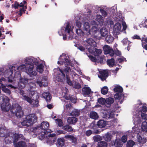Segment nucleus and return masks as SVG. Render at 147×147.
Instances as JSON below:
<instances>
[{
	"mask_svg": "<svg viewBox=\"0 0 147 147\" xmlns=\"http://www.w3.org/2000/svg\"><path fill=\"white\" fill-rule=\"evenodd\" d=\"M25 61L26 64L27 68L26 69V72L27 73L30 75V76L33 77L36 76L37 74V73L36 71H33L34 66L32 65L33 59L30 57H27L25 60Z\"/></svg>",
	"mask_w": 147,
	"mask_h": 147,
	"instance_id": "1",
	"label": "nucleus"
},
{
	"mask_svg": "<svg viewBox=\"0 0 147 147\" xmlns=\"http://www.w3.org/2000/svg\"><path fill=\"white\" fill-rule=\"evenodd\" d=\"M123 88L120 86L117 85L113 88V90L115 92H117L114 96V98L116 100H119L120 103H122L123 101L124 95L121 93L123 92Z\"/></svg>",
	"mask_w": 147,
	"mask_h": 147,
	"instance_id": "2",
	"label": "nucleus"
},
{
	"mask_svg": "<svg viewBox=\"0 0 147 147\" xmlns=\"http://www.w3.org/2000/svg\"><path fill=\"white\" fill-rule=\"evenodd\" d=\"M3 102L1 105V108L3 111H8L11 107V105L9 102L10 100L7 97L5 96L3 98Z\"/></svg>",
	"mask_w": 147,
	"mask_h": 147,
	"instance_id": "3",
	"label": "nucleus"
},
{
	"mask_svg": "<svg viewBox=\"0 0 147 147\" xmlns=\"http://www.w3.org/2000/svg\"><path fill=\"white\" fill-rule=\"evenodd\" d=\"M83 28L84 30L86 31V35H88L90 34L91 35H94L97 32V28H93L91 30L90 29V26L89 23L88 22H84L83 25Z\"/></svg>",
	"mask_w": 147,
	"mask_h": 147,
	"instance_id": "4",
	"label": "nucleus"
},
{
	"mask_svg": "<svg viewBox=\"0 0 147 147\" xmlns=\"http://www.w3.org/2000/svg\"><path fill=\"white\" fill-rule=\"evenodd\" d=\"M49 123L47 122L43 121L41 123L40 126H36L33 127L32 131L34 133H35L37 130H39L40 129L44 130V132L45 133L49 129Z\"/></svg>",
	"mask_w": 147,
	"mask_h": 147,
	"instance_id": "5",
	"label": "nucleus"
},
{
	"mask_svg": "<svg viewBox=\"0 0 147 147\" xmlns=\"http://www.w3.org/2000/svg\"><path fill=\"white\" fill-rule=\"evenodd\" d=\"M26 119L28 120L29 125H31L37 121V117L35 114H32L28 115L26 117Z\"/></svg>",
	"mask_w": 147,
	"mask_h": 147,
	"instance_id": "6",
	"label": "nucleus"
},
{
	"mask_svg": "<svg viewBox=\"0 0 147 147\" xmlns=\"http://www.w3.org/2000/svg\"><path fill=\"white\" fill-rule=\"evenodd\" d=\"M103 48L105 54H109L111 57L114 55L115 52L111 47L107 45H105Z\"/></svg>",
	"mask_w": 147,
	"mask_h": 147,
	"instance_id": "7",
	"label": "nucleus"
},
{
	"mask_svg": "<svg viewBox=\"0 0 147 147\" xmlns=\"http://www.w3.org/2000/svg\"><path fill=\"white\" fill-rule=\"evenodd\" d=\"M11 135H12L11 133ZM13 142L14 144H16L19 140H25V139L23 135L21 134H13Z\"/></svg>",
	"mask_w": 147,
	"mask_h": 147,
	"instance_id": "8",
	"label": "nucleus"
},
{
	"mask_svg": "<svg viewBox=\"0 0 147 147\" xmlns=\"http://www.w3.org/2000/svg\"><path fill=\"white\" fill-rule=\"evenodd\" d=\"M100 75H98V77L102 81L105 80L108 77L109 73L107 71L105 70L100 71L99 72Z\"/></svg>",
	"mask_w": 147,
	"mask_h": 147,
	"instance_id": "9",
	"label": "nucleus"
},
{
	"mask_svg": "<svg viewBox=\"0 0 147 147\" xmlns=\"http://www.w3.org/2000/svg\"><path fill=\"white\" fill-rule=\"evenodd\" d=\"M42 97L45 98L47 102H49L52 98L49 92H44L42 93Z\"/></svg>",
	"mask_w": 147,
	"mask_h": 147,
	"instance_id": "10",
	"label": "nucleus"
},
{
	"mask_svg": "<svg viewBox=\"0 0 147 147\" xmlns=\"http://www.w3.org/2000/svg\"><path fill=\"white\" fill-rule=\"evenodd\" d=\"M94 47L92 48H88L89 51L94 53V55L96 56H98L100 55L102 52V51L100 49H98L96 48H94Z\"/></svg>",
	"mask_w": 147,
	"mask_h": 147,
	"instance_id": "11",
	"label": "nucleus"
},
{
	"mask_svg": "<svg viewBox=\"0 0 147 147\" xmlns=\"http://www.w3.org/2000/svg\"><path fill=\"white\" fill-rule=\"evenodd\" d=\"M11 133H8L4 139L5 142L6 144H9L13 142V137L10 136Z\"/></svg>",
	"mask_w": 147,
	"mask_h": 147,
	"instance_id": "12",
	"label": "nucleus"
},
{
	"mask_svg": "<svg viewBox=\"0 0 147 147\" xmlns=\"http://www.w3.org/2000/svg\"><path fill=\"white\" fill-rule=\"evenodd\" d=\"M13 68H14L15 67L13 66H12L11 69L9 68L5 70L4 73V76L5 78H9L11 76L13 73V71L11 69H13Z\"/></svg>",
	"mask_w": 147,
	"mask_h": 147,
	"instance_id": "13",
	"label": "nucleus"
},
{
	"mask_svg": "<svg viewBox=\"0 0 147 147\" xmlns=\"http://www.w3.org/2000/svg\"><path fill=\"white\" fill-rule=\"evenodd\" d=\"M82 91L83 95L86 96L90 94L91 90L89 87H84L82 88Z\"/></svg>",
	"mask_w": 147,
	"mask_h": 147,
	"instance_id": "14",
	"label": "nucleus"
},
{
	"mask_svg": "<svg viewBox=\"0 0 147 147\" xmlns=\"http://www.w3.org/2000/svg\"><path fill=\"white\" fill-rule=\"evenodd\" d=\"M121 25L120 23L117 22L115 24L113 27V31L116 34L119 33L121 31Z\"/></svg>",
	"mask_w": 147,
	"mask_h": 147,
	"instance_id": "15",
	"label": "nucleus"
},
{
	"mask_svg": "<svg viewBox=\"0 0 147 147\" xmlns=\"http://www.w3.org/2000/svg\"><path fill=\"white\" fill-rule=\"evenodd\" d=\"M88 44L91 46L90 48L95 47L96 45V43L94 40L92 38H88L85 40Z\"/></svg>",
	"mask_w": 147,
	"mask_h": 147,
	"instance_id": "16",
	"label": "nucleus"
},
{
	"mask_svg": "<svg viewBox=\"0 0 147 147\" xmlns=\"http://www.w3.org/2000/svg\"><path fill=\"white\" fill-rule=\"evenodd\" d=\"M21 107L18 103H15L13 104L12 106L11 109V112L14 114L16 111L21 108Z\"/></svg>",
	"mask_w": 147,
	"mask_h": 147,
	"instance_id": "17",
	"label": "nucleus"
},
{
	"mask_svg": "<svg viewBox=\"0 0 147 147\" xmlns=\"http://www.w3.org/2000/svg\"><path fill=\"white\" fill-rule=\"evenodd\" d=\"M59 70L61 74H59L57 77L58 81L59 82H62L64 80V78L65 77V75L63 72V71L61 69H59Z\"/></svg>",
	"mask_w": 147,
	"mask_h": 147,
	"instance_id": "18",
	"label": "nucleus"
},
{
	"mask_svg": "<svg viewBox=\"0 0 147 147\" xmlns=\"http://www.w3.org/2000/svg\"><path fill=\"white\" fill-rule=\"evenodd\" d=\"M62 129L68 132H72L74 130L73 128L68 124H66L63 126Z\"/></svg>",
	"mask_w": 147,
	"mask_h": 147,
	"instance_id": "19",
	"label": "nucleus"
},
{
	"mask_svg": "<svg viewBox=\"0 0 147 147\" xmlns=\"http://www.w3.org/2000/svg\"><path fill=\"white\" fill-rule=\"evenodd\" d=\"M107 125V121L101 119L99 120L96 124L98 127L101 128L104 127Z\"/></svg>",
	"mask_w": 147,
	"mask_h": 147,
	"instance_id": "20",
	"label": "nucleus"
},
{
	"mask_svg": "<svg viewBox=\"0 0 147 147\" xmlns=\"http://www.w3.org/2000/svg\"><path fill=\"white\" fill-rule=\"evenodd\" d=\"M67 122L69 124L74 125L78 121V119L74 117H69L67 120Z\"/></svg>",
	"mask_w": 147,
	"mask_h": 147,
	"instance_id": "21",
	"label": "nucleus"
},
{
	"mask_svg": "<svg viewBox=\"0 0 147 147\" xmlns=\"http://www.w3.org/2000/svg\"><path fill=\"white\" fill-rule=\"evenodd\" d=\"M65 140L63 138H59L57 140V145L59 147H65Z\"/></svg>",
	"mask_w": 147,
	"mask_h": 147,
	"instance_id": "22",
	"label": "nucleus"
},
{
	"mask_svg": "<svg viewBox=\"0 0 147 147\" xmlns=\"http://www.w3.org/2000/svg\"><path fill=\"white\" fill-rule=\"evenodd\" d=\"M64 97L66 100H70L71 102L75 103L76 102L77 98L75 96L70 95L69 96L65 95Z\"/></svg>",
	"mask_w": 147,
	"mask_h": 147,
	"instance_id": "23",
	"label": "nucleus"
},
{
	"mask_svg": "<svg viewBox=\"0 0 147 147\" xmlns=\"http://www.w3.org/2000/svg\"><path fill=\"white\" fill-rule=\"evenodd\" d=\"M89 117L91 119L96 120L98 119L99 115L98 113L96 112L92 111L90 113Z\"/></svg>",
	"mask_w": 147,
	"mask_h": 147,
	"instance_id": "24",
	"label": "nucleus"
},
{
	"mask_svg": "<svg viewBox=\"0 0 147 147\" xmlns=\"http://www.w3.org/2000/svg\"><path fill=\"white\" fill-rule=\"evenodd\" d=\"M0 88H2V91L4 92L9 95L10 94L11 92L10 90L8 88H6L5 86L3 84L0 83Z\"/></svg>",
	"mask_w": 147,
	"mask_h": 147,
	"instance_id": "25",
	"label": "nucleus"
},
{
	"mask_svg": "<svg viewBox=\"0 0 147 147\" xmlns=\"http://www.w3.org/2000/svg\"><path fill=\"white\" fill-rule=\"evenodd\" d=\"M112 144L113 143L116 147H122L123 145V143L120 140L116 139L115 142H112Z\"/></svg>",
	"mask_w": 147,
	"mask_h": 147,
	"instance_id": "26",
	"label": "nucleus"
},
{
	"mask_svg": "<svg viewBox=\"0 0 147 147\" xmlns=\"http://www.w3.org/2000/svg\"><path fill=\"white\" fill-rule=\"evenodd\" d=\"M100 33L101 36L105 37L108 35V31L106 28H102L100 29Z\"/></svg>",
	"mask_w": 147,
	"mask_h": 147,
	"instance_id": "27",
	"label": "nucleus"
},
{
	"mask_svg": "<svg viewBox=\"0 0 147 147\" xmlns=\"http://www.w3.org/2000/svg\"><path fill=\"white\" fill-rule=\"evenodd\" d=\"M107 65L110 67H113L115 64V60L113 58L110 59H107Z\"/></svg>",
	"mask_w": 147,
	"mask_h": 147,
	"instance_id": "28",
	"label": "nucleus"
},
{
	"mask_svg": "<svg viewBox=\"0 0 147 147\" xmlns=\"http://www.w3.org/2000/svg\"><path fill=\"white\" fill-rule=\"evenodd\" d=\"M16 117L18 118H20L22 117L24 115V113L22 110V108L20 109L19 110L16 111V112H15L14 113Z\"/></svg>",
	"mask_w": 147,
	"mask_h": 147,
	"instance_id": "29",
	"label": "nucleus"
},
{
	"mask_svg": "<svg viewBox=\"0 0 147 147\" xmlns=\"http://www.w3.org/2000/svg\"><path fill=\"white\" fill-rule=\"evenodd\" d=\"M44 67L42 63H40L36 67V69L37 71L40 73H42L44 71Z\"/></svg>",
	"mask_w": 147,
	"mask_h": 147,
	"instance_id": "30",
	"label": "nucleus"
},
{
	"mask_svg": "<svg viewBox=\"0 0 147 147\" xmlns=\"http://www.w3.org/2000/svg\"><path fill=\"white\" fill-rule=\"evenodd\" d=\"M16 147H26L27 145L25 142L21 141L16 143Z\"/></svg>",
	"mask_w": 147,
	"mask_h": 147,
	"instance_id": "31",
	"label": "nucleus"
},
{
	"mask_svg": "<svg viewBox=\"0 0 147 147\" xmlns=\"http://www.w3.org/2000/svg\"><path fill=\"white\" fill-rule=\"evenodd\" d=\"M80 112L77 109H74L70 113V115L72 116L78 117L80 115Z\"/></svg>",
	"mask_w": 147,
	"mask_h": 147,
	"instance_id": "32",
	"label": "nucleus"
},
{
	"mask_svg": "<svg viewBox=\"0 0 147 147\" xmlns=\"http://www.w3.org/2000/svg\"><path fill=\"white\" fill-rule=\"evenodd\" d=\"M105 37V40L107 42L109 43L113 41V38L111 35H108Z\"/></svg>",
	"mask_w": 147,
	"mask_h": 147,
	"instance_id": "33",
	"label": "nucleus"
},
{
	"mask_svg": "<svg viewBox=\"0 0 147 147\" xmlns=\"http://www.w3.org/2000/svg\"><path fill=\"white\" fill-rule=\"evenodd\" d=\"M6 130L3 128H0V137H3L6 136Z\"/></svg>",
	"mask_w": 147,
	"mask_h": 147,
	"instance_id": "34",
	"label": "nucleus"
},
{
	"mask_svg": "<svg viewBox=\"0 0 147 147\" xmlns=\"http://www.w3.org/2000/svg\"><path fill=\"white\" fill-rule=\"evenodd\" d=\"M108 144L104 141H101L98 142V146L96 147H107Z\"/></svg>",
	"mask_w": 147,
	"mask_h": 147,
	"instance_id": "35",
	"label": "nucleus"
},
{
	"mask_svg": "<svg viewBox=\"0 0 147 147\" xmlns=\"http://www.w3.org/2000/svg\"><path fill=\"white\" fill-rule=\"evenodd\" d=\"M111 134L107 133L104 136V139L105 141L107 142H109L111 141Z\"/></svg>",
	"mask_w": 147,
	"mask_h": 147,
	"instance_id": "36",
	"label": "nucleus"
},
{
	"mask_svg": "<svg viewBox=\"0 0 147 147\" xmlns=\"http://www.w3.org/2000/svg\"><path fill=\"white\" fill-rule=\"evenodd\" d=\"M114 102V98L109 97L106 99V103L108 105H111Z\"/></svg>",
	"mask_w": 147,
	"mask_h": 147,
	"instance_id": "37",
	"label": "nucleus"
},
{
	"mask_svg": "<svg viewBox=\"0 0 147 147\" xmlns=\"http://www.w3.org/2000/svg\"><path fill=\"white\" fill-rule=\"evenodd\" d=\"M96 20L99 23H102L103 22V18L101 15H97L96 18Z\"/></svg>",
	"mask_w": 147,
	"mask_h": 147,
	"instance_id": "38",
	"label": "nucleus"
},
{
	"mask_svg": "<svg viewBox=\"0 0 147 147\" xmlns=\"http://www.w3.org/2000/svg\"><path fill=\"white\" fill-rule=\"evenodd\" d=\"M27 9V7L26 6H25L24 7H22L20 9H19V11L18 12H19V14L20 15V16H21L23 13H25V11Z\"/></svg>",
	"mask_w": 147,
	"mask_h": 147,
	"instance_id": "39",
	"label": "nucleus"
},
{
	"mask_svg": "<svg viewBox=\"0 0 147 147\" xmlns=\"http://www.w3.org/2000/svg\"><path fill=\"white\" fill-rule=\"evenodd\" d=\"M76 32L78 35L81 36H83L84 35V33L80 28L76 29Z\"/></svg>",
	"mask_w": 147,
	"mask_h": 147,
	"instance_id": "40",
	"label": "nucleus"
},
{
	"mask_svg": "<svg viewBox=\"0 0 147 147\" xmlns=\"http://www.w3.org/2000/svg\"><path fill=\"white\" fill-rule=\"evenodd\" d=\"M98 102L101 105H104L106 103V99L101 97L98 99Z\"/></svg>",
	"mask_w": 147,
	"mask_h": 147,
	"instance_id": "41",
	"label": "nucleus"
},
{
	"mask_svg": "<svg viewBox=\"0 0 147 147\" xmlns=\"http://www.w3.org/2000/svg\"><path fill=\"white\" fill-rule=\"evenodd\" d=\"M108 89L107 86H104L101 89V92L102 94L105 95L107 94L108 92Z\"/></svg>",
	"mask_w": 147,
	"mask_h": 147,
	"instance_id": "42",
	"label": "nucleus"
},
{
	"mask_svg": "<svg viewBox=\"0 0 147 147\" xmlns=\"http://www.w3.org/2000/svg\"><path fill=\"white\" fill-rule=\"evenodd\" d=\"M138 142L141 144H144L146 142V139H144V138H142L140 136H139L138 139Z\"/></svg>",
	"mask_w": 147,
	"mask_h": 147,
	"instance_id": "43",
	"label": "nucleus"
},
{
	"mask_svg": "<svg viewBox=\"0 0 147 147\" xmlns=\"http://www.w3.org/2000/svg\"><path fill=\"white\" fill-rule=\"evenodd\" d=\"M71 27L70 26V24L69 22H68L67 23L65 28V32H67V33L69 34L71 30Z\"/></svg>",
	"mask_w": 147,
	"mask_h": 147,
	"instance_id": "44",
	"label": "nucleus"
},
{
	"mask_svg": "<svg viewBox=\"0 0 147 147\" xmlns=\"http://www.w3.org/2000/svg\"><path fill=\"white\" fill-rule=\"evenodd\" d=\"M23 99L24 100L26 101L30 104H32V101L31 98L28 96H23Z\"/></svg>",
	"mask_w": 147,
	"mask_h": 147,
	"instance_id": "45",
	"label": "nucleus"
},
{
	"mask_svg": "<svg viewBox=\"0 0 147 147\" xmlns=\"http://www.w3.org/2000/svg\"><path fill=\"white\" fill-rule=\"evenodd\" d=\"M66 82L70 86H72V82L70 80L69 75L66 74Z\"/></svg>",
	"mask_w": 147,
	"mask_h": 147,
	"instance_id": "46",
	"label": "nucleus"
},
{
	"mask_svg": "<svg viewBox=\"0 0 147 147\" xmlns=\"http://www.w3.org/2000/svg\"><path fill=\"white\" fill-rule=\"evenodd\" d=\"M19 82H22L25 84H26L28 83V80L27 78H21Z\"/></svg>",
	"mask_w": 147,
	"mask_h": 147,
	"instance_id": "47",
	"label": "nucleus"
},
{
	"mask_svg": "<svg viewBox=\"0 0 147 147\" xmlns=\"http://www.w3.org/2000/svg\"><path fill=\"white\" fill-rule=\"evenodd\" d=\"M135 143L132 140H129L127 142V147H132L135 144Z\"/></svg>",
	"mask_w": 147,
	"mask_h": 147,
	"instance_id": "48",
	"label": "nucleus"
},
{
	"mask_svg": "<svg viewBox=\"0 0 147 147\" xmlns=\"http://www.w3.org/2000/svg\"><path fill=\"white\" fill-rule=\"evenodd\" d=\"M147 111V107L143 105L140 108L139 112L141 113H145Z\"/></svg>",
	"mask_w": 147,
	"mask_h": 147,
	"instance_id": "49",
	"label": "nucleus"
},
{
	"mask_svg": "<svg viewBox=\"0 0 147 147\" xmlns=\"http://www.w3.org/2000/svg\"><path fill=\"white\" fill-rule=\"evenodd\" d=\"M55 120L57 122L58 126L59 127H63V126H64L63 123L61 119H56Z\"/></svg>",
	"mask_w": 147,
	"mask_h": 147,
	"instance_id": "50",
	"label": "nucleus"
},
{
	"mask_svg": "<svg viewBox=\"0 0 147 147\" xmlns=\"http://www.w3.org/2000/svg\"><path fill=\"white\" fill-rule=\"evenodd\" d=\"M141 128L144 131H145L147 129V122L146 121L142 123Z\"/></svg>",
	"mask_w": 147,
	"mask_h": 147,
	"instance_id": "51",
	"label": "nucleus"
},
{
	"mask_svg": "<svg viewBox=\"0 0 147 147\" xmlns=\"http://www.w3.org/2000/svg\"><path fill=\"white\" fill-rule=\"evenodd\" d=\"M28 122V120L26 119L25 118V120L21 122V124L23 126L28 127L31 125H29L30 124Z\"/></svg>",
	"mask_w": 147,
	"mask_h": 147,
	"instance_id": "52",
	"label": "nucleus"
},
{
	"mask_svg": "<svg viewBox=\"0 0 147 147\" xmlns=\"http://www.w3.org/2000/svg\"><path fill=\"white\" fill-rule=\"evenodd\" d=\"M93 140L95 142H98L102 140V138L100 136L97 135L94 136L93 137Z\"/></svg>",
	"mask_w": 147,
	"mask_h": 147,
	"instance_id": "53",
	"label": "nucleus"
},
{
	"mask_svg": "<svg viewBox=\"0 0 147 147\" xmlns=\"http://www.w3.org/2000/svg\"><path fill=\"white\" fill-rule=\"evenodd\" d=\"M65 66L66 68L62 71H63L64 73V74L65 73V74L66 75V74L68 75V73L69 71H71V69L70 67H68V66L65 65Z\"/></svg>",
	"mask_w": 147,
	"mask_h": 147,
	"instance_id": "54",
	"label": "nucleus"
},
{
	"mask_svg": "<svg viewBox=\"0 0 147 147\" xmlns=\"http://www.w3.org/2000/svg\"><path fill=\"white\" fill-rule=\"evenodd\" d=\"M65 61V65L68 66L70 63V62L69 60L67 57H64L63 59Z\"/></svg>",
	"mask_w": 147,
	"mask_h": 147,
	"instance_id": "55",
	"label": "nucleus"
},
{
	"mask_svg": "<svg viewBox=\"0 0 147 147\" xmlns=\"http://www.w3.org/2000/svg\"><path fill=\"white\" fill-rule=\"evenodd\" d=\"M35 89L34 88L32 87V88H30L29 90L30 92V93H29V95L31 96H33L34 95L35 93V92L34 91Z\"/></svg>",
	"mask_w": 147,
	"mask_h": 147,
	"instance_id": "56",
	"label": "nucleus"
},
{
	"mask_svg": "<svg viewBox=\"0 0 147 147\" xmlns=\"http://www.w3.org/2000/svg\"><path fill=\"white\" fill-rule=\"evenodd\" d=\"M129 42L130 41H129L128 40V38H124L121 41V42H122L123 45H125L128 43H129Z\"/></svg>",
	"mask_w": 147,
	"mask_h": 147,
	"instance_id": "57",
	"label": "nucleus"
},
{
	"mask_svg": "<svg viewBox=\"0 0 147 147\" xmlns=\"http://www.w3.org/2000/svg\"><path fill=\"white\" fill-rule=\"evenodd\" d=\"M88 57L89 59L92 62H96L97 61V59L95 57L91 55H89Z\"/></svg>",
	"mask_w": 147,
	"mask_h": 147,
	"instance_id": "58",
	"label": "nucleus"
},
{
	"mask_svg": "<svg viewBox=\"0 0 147 147\" xmlns=\"http://www.w3.org/2000/svg\"><path fill=\"white\" fill-rule=\"evenodd\" d=\"M127 136L125 135H124L121 138V141L122 143H125L127 142Z\"/></svg>",
	"mask_w": 147,
	"mask_h": 147,
	"instance_id": "59",
	"label": "nucleus"
},
{
	"mask_svg": "<svg viewBox=\"0 0 147 147\" xmlns=\"http://www.w3.org/2000/svg\"><path fill=\"white\" fill-rule=\"evenodd\" d=\"M75 46L81 51H84L85 50V48L82 46H79V45H76Z\"/></svg>",
	"mask_w": 147,
	"mask_h": 147,
	"instance_id": "60",
	"label": "nucleus"
},
{
	"mask_svg": "<svg viewBox=\"0 0 147 147\" xmlns=\"http://www.w3.org/2000/svg\"><path fill=\"white\" fill-rule=\"evenodd\" d=\"M71 140L72 143L76 144L77 142V140L76 138L72 136L70 139Z\"/></svg>",
	"mask_w": 147,
	"mask_h": 147,
	"instance_id": "61",
	"label": "nucleus"
},
{
	"mask_svg": "<svg viewBox=\"0 0 147 147\" xmlns=\"http://www.w3.org/2000/svg\"><path fill=\"white\" fill-rule=\"evenodd\" d=\"M74 88L76 89H79L81 88V85L79 83H76L74 85Z\"/></svg>",
	"mask_w": 147,
	"mask_h": 147,
	"instance_id": "62",
	"label": "nucleus"
},
{
	"mask_svg": "<svg viewBox=\"0 0 147 147\" xmlns=\"http://www.w3.org/2000/svg\"><path fill=\"white\" fill-rule=\"evenodd\" d=\"M25 68H26V69L27 68V67H26V65H22L18 67H17V69L18 70L20 71L22 70L23 69Z\"/></svg>",
	"mask_w": 147,
	"mask_h": 147,
	"instance_id": "63",
	"label": "nucleus"
},
{
	"mask_svg": "<svg viewBox=\"0 0 147 147\" xmlns=\"http://www.w3.org/2000/svg\"><path fill=\"white\" fill-rule=\"evenodd\" d=\"M75 23L76 26L79 28L81 27L82 24L78 20H76Z\"/></svg>",
	"mask_w": 147,
	"mask_h": 147,
	"instance_id": "64",
	"label": "nucleus"
}]
</instances>
